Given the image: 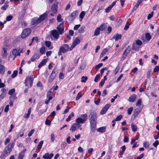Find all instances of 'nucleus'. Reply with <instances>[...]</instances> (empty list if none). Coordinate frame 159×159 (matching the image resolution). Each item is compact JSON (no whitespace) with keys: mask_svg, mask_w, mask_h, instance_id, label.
<instances>
[{"mask_svg":"<svg viewBox=\"0 0 159 159\" xmlns=\"http://www.w3.org/2000/svg\"><path fill=\"white\" fill-rule=\"evenodd\" d=\"M14 146L13 143H10L6 146L2 152L1 156L2 158L8 156L12 151Z\"/></svg>","mask_w":159,"mask_h":159,"instance_id":"nucleus-1","label":"nucleus"},{"mask_svg":"<svg viewBox=\"0 0 159 159\" xmlns=\"http://www.w3.org/2000/svg\"><path fill=\"white\" fill-rule=\"evenodd\" d=\"M97 116L96 114H92L90 119V125L91 130L93 132H95L96 128Z\"/></svg>","mask_w":159,"mask_h":159,"instance_id":"nucleus-2","label":"nucleus"},{"mask_svg":"<svg viewBox=\"0 0 159 159\" xmlns=\"http://www.w3.org/2000/svg\"><path fill=\"white\" fill-rule=\"evenodd\" d=\"M33 81V79L32 77H27L25 82V85L28 87L29 86L31 87L32 85Z\"/></svg>","mask_w":159,"mask_h":159,"instance_id":"nucleus-3","label":"nucleus"},{"mask_svg":"<svg viewBox=\"0 0 159 159\" xmlns=\"http://www.w3.org/2000/svg\"><path fill=\"white\" fill-rule=\"evenodd\" d=\"M31 30L29 28L24 29L22 33L21 38H25L28 36L30 33Z\"/></svg>","mask_w":159,"mask_h":159,"instance_id":"nucleus-4","label":"nucleus"},{"mask_svg":"<svg viewBox=\"0 0 159 159\" xmlns=\"http://www.w3.org/2000/svg\"><path fill=\"white\" fill-rule=\"evenodd\" d=\"M80 39L78 38H76L73 41L72 43L71 46L70 48V50L71 51L72 50L73 48H74L75 46L78 44H79L80 43Z\"/></svg>","mask_w":159,"mask_h":159,"instance_id":"nucleus-5","label":"nucleus"},{"mask_svg":"<svg viewBox=\"0 0 159 159\" xmlns=\"http://www.w3.org/2000/svg\"><path fill=\"white\" fill-rule=\"evenodd\" d=\"M60 49V51L62 53H64L68 51L70 48L68 45L65 44L62 45Z\"/></svg>","mask_w":159,"mask_h":159,"instance_id":"nucleus-6","label":"nucleus"},{"mask_svg":"<svg viewBox=\"0 0 159 159\" xmlns=\"http://www.w3.org/2000/svg\"><path fill=\"white\" fill-rule=\"evenodd\" d=\"M81 125L78 124L74 123L73 124L70 129V130L72 132H74L77 130L78 128L80 127Z\"/></svg>","mask_w":159,"mask_h":159,"instance_id":"nucleus-7","label":"nucleus"},{"mask_svg":"<svg viewBox=\"0 0 159 159\" xmlns=\"http://www.w3.org/2000/svg\"><path fill=\"white\" fill-rule=\"evenodd\" d=\"M110 106L111 105L109 104H106L101 110V114L102 115L104 114Z\"/></svg>","mask_w":159,"mask_h":159,"instance_id":"nucleus-8","label":"nucleus"},{"mask_svg":"<svg viewBox=\"0 0 159 159\" xmlns=\"http://www.w3.org/2000/svg\"><path fill=\"white\" fill-rule=\"evenodd\" d=\"M57 29L58 30L59 34H61L63 33L64 30L63 23H62L59 24L57 27Z\"/></svg>","mask_w":159,"mask_h":159,"instance_id":"nucleus-9","label":"nucleus"},{"mask_svg":"<svg viewBox=\"0 0 159 159\" xmlns=\"http://www.w3.org/2000/svg\"><path fill=\"white\" fill-rule=\"evenodd\" d=\"M47 15L48 14L47 12H45L44 14L41 15L38 18V21L39 22H40V23L43 20H45V18L47 17Z\"/></svg>","mask_w":159,"mask_h":159,"instance_id":"nucleus-10","label":"nucleus"},{"mask_svg":"<svg viewBox=\"0 0 159 159\" xmlns=\"http://www.w3.org/2000/svg\"><path fill=\"white\" fill-rule=\"evenodd\" d=\"M56 75L55 73V72L54 70L52 71L49 78V82H52L55 78Z\"/></svg>","mask_w":159,"mask_h":159,"instance_id":"nucleus-11","label":"nucleus"},{"mask_svg":"<svg viewBox=\"0 0 159 159\" xmlns=\"http://www.w3.org/2000/svg\"><path fill=\"white\" fill-rule=\"evenodd\" d=\"M54 154L51 153L50 154L48 153H46L43 157V158L45 159H51L53 156Z\"/></svg>","mask_w":159,"mask_h":159,"instance_id":"nucleus-12","label":"nucleus"},{"mask_svg":"<svg viewBox=\"0 0 159 159\" xmlns=\"http://www.w3.org/2000/svg\"><path fill=\"white\" fill-rule=\"evenodd\" d=\"M51 34L55 39H57L59 38V34L56 30L52 31Z\"/></svg>","mask_w":159,"mask_h":159,"instance_id":"nucleus-13","label":"nucleus"},{"mask_svg":"<svg viewBox=\"0 0 159 159\" xmlns=\"http://www.w3.org/2000/svg\"><path fill=\"white\" fill-rule=\"evenodd\" d=\"M137 98V95L135 94H133L130 96L128 99V101L130 102H134Z\"/></svg>","mask_w":159,"mask_h":159,"instance_id":"nucleus-14","label":"nucleus"},{"mask_svg":"<svg viewBox=\"0 0 159 159\" xmlns=\"http://www.w3.org/2000/svg\"><path fill=\"white\" fill-rule=\"evenodd\" d=\"M142 44L141 41L139 40H137L135 43H134L133 44V48L134 49H136L137 48L136 47V45H140Z\"/></svg>","mask_w":159,"mask_h":159,"instance_id":"nucleus-15","label":"nucleus"},{"mask_svg":"<svg viewBox=\"0 0 159 159\" xmlns=\"http://www.w3.org/2000/svg\"><path fill=\"white\" fill-rule=\"evenodd\" d=\"M141 109L139 108L135 109L134 111V113L133 116H134L135 118L136 117L140 112Z\"/></svg>","mask_w":159,"mask_h":159,"instance_id":"nucleus-16","label":"nucleus"},{"mask_svg":"<svg viewBox=\"0 0 159 159\" xmlns=\"http://www.w3.org/2000/svg\"><path fill=\"white\" fill-rule=\"evenodd\" d=\"M106 129V126H102L98 128L97 129V130L98 132L101 133H104Z\"/></svg>","mask_w":159,"mask_h":159,"instance_id":"nucleus-17","label":"nucleus"},{"mask_svg":"<svg viewBox=\"0 0 159 159\" xmlns=\"http://www.w3.org/2000/svg\"><path fill=\"white\" fill-rule=\"evenodd\" d=\"M121 35L120 34H116L114 35L111 38V39L112 40L114 39H115L116 41L120 39L121 38Z\"/></svg>","mask_w":159,"mask_h":159,"instance_id":"nucleus-18","label":"nucleus"},{"mask_svg":"<svg viewBox=\"0 0 159 159\" xmlns=\"http://www.w3.org/2000/svg\"><path fill=\"white\" fill-rule=\"evenodd\" d=\"M40 56L37 53H34L31 58V60L32 62H34L36 59H39Z\"/></svg>","mask_w":159,"mask_h":159,"instance_id":"nucleus-19","label":"nucleus"},{"mask_svg":"<svg viewBox=\"0 0 159 159\" xmlns=\"http://www.w3.org/2000/svg\"><path fill=\"white\" fill-rule=\"evenodd\" d=\"M38 21V19L37 17L34 18L32 20L31 24L32 25H37L40 23V22H39Z\"/></svg>","mask_w":159,"mask_h":159,"instance_id":"nucleus-20","label":"nucleus"},{"mask_svg":"<svg viewBox=\"0 0 159 159\" xmlns=\"http://www.w3.org/2000/svg\"><path fill=\"white\" fill-rule=\"evenodd\" d=\"M7 53L6 49L5 48H2V56L3 58H6L7 57Z\"/></svg>","mask_w":159,"mask_h":159,"instance_id":"nucleus-21","label":"nucleus"},{"mask_svg":"<svg viewBox=\"0 0 159 159\" xmlns=\"http://www.w3.org/2000/svg\"><path fill=\"white\" fill-rule=\"evenodd\" d=\"M31 108H30L28 111L27 113H25L24 114V118H26V119L28 118L30 116L31 114Z\"/></svg>","mask_w":159,"mask_h":159,"instance_id":"nucleus-22","label":"nucleus"},{"mask_svg":"<svg viewBox=\"0 0 159 159\" xmlns=\"http://www.w3.org/2000/svg\"><path fill=\"white\" fill-rule=\"evenodd\" d=\"M76 124H83L85 122L82 119V118L79 117L77 118L76 120Z\"/></svg>","mask_w":159,"mask_h":159,"instance_id":"nucleus-23","label":"nucleus"},{"mask_svg":"<svg viewBox=\"0 0 159 159\" xmlns=\"http://www.w3.org/2000/svg\"><path fill=\"white\" fill-rule=\"evenodd\" d=\"M6 69L5 66L1 64H0V74H3L5 71Z\"/></svg>","mask_w":159,"mask_h":159,"instance_id":"nucleus-24","label":"nucleus"},{"mask_svg":"<svg viewBox=\"0 0 159 159\" xmlns=\"http://www.w3.org/2000/svg\"><path fill=\"white\" fill-rule=\"evenodd\" d=\"M48 59H44L39 63L38 66L39 68H40L43 65H44L47 61Z\"/></svg>","mask_w":159,"mask_h":159,"instance_id":"nucleus-25","label":"nucleus"},{"mask_svg":"<svg viewBox=\"0 0 159 159\" xmlns=\"http://www.w3.org/2000/svg\"><path fill=\"white\" fill-rule=\"evenodd\" d=\"M142 0H139L137 2L136 4L135 5L133 9V11H135L138 7L140 4L142 2Z\"/></svg>","mask_w":159,"mask_h":159,"instance_id":"nucleus-26","label":"nucleus"},{"mask_svg":"<svg viewBox=\"0 0 159 159\" xmlns=\"http://www.w3.org/2000/svg\"><path fill=\"white\" fill-rule=\"evenodd\" d=\"M51 10L54 14H56L57 11V6L54 5L52 7Z\"/></svg>","mask_w":159,"mask_h":159,"instance_id":"nucleus-27","label":"nucleus"},{"mask_svg":"<svg viewBox=\"0 0 159 159\" xmlns=\"http://www.w3.org/2000/svg\"><path fill=\"white\" fill-rule=\"evenodd\" d=\"M131 50V48L130 46H129L125 50V51L123 55L126 56L128 54L129 52Z\"/></svg>","mask_w":159,"mask_h":159,"instance_id":"nucleus-28","label":"nucleus"},{"mask_svg":"<svg viewBox=\"0 0 159 159\" xmlns=\"http://www.w3.org/2000/svg\"><path fill=\"white\" fill-rule=\"evenodd\" d=\"M78 13L77 11H75L73 12L70 15V16L72 17V19H74L75 18L76 16L77 15Z\"/></svg>","mask_w":159,"mask_h":159,"instance_id":"nucleus-29","label":"nucleus"},{"mask_svg":"<svg viewBox=\"0 0 159 159\" xmlns=\"http://www.w3.org/2000/svg\"><path fill=\"white\" fill-rule=\"evenodd\" d=\"M74 116V113L73 112H72L71 113V114L69 116L68 118L66 119V120L67 122L70 121V120L71 118L73 117Z\"/></svg>","mask_w":159,"mask_h":159,"instance_id":"nucleus-30","label":"nucleus"},{"mask_svg":"<svg viewBox=\"0 0 159 159\" xmlns=\"http://www.w3.org/2000/svg\"><path fill=\"white\" fill-rule=\"evenodd\" d=\"M131 127L133 132H135L137 130V127L135 125L133 124H131Z\"/></svg>","mask_w":159,"mask_h":159,"instance_id":"nucleus-31","label":"nucleus"},{"mask_svg":"<svg viewBox=\"0 0 159 159\" xmlns=\"http://www.w3.org/2000/svg\"><path fill=\"white\" fill-rule=\"evenodd\" d=\"M54 90L52 88L47 93V96H52L51 95L52 94Z\"/></svg>","mask_w":159,"mask_h":159,"instance_id":"nucleus-32","label":"nucleus"},{"mask_svg":"<svg viewBox=\"0 0 159 159\" xmlns=\"http://www.w3.org/2000/svg\"><path fill=\"white\" fill-rule=\"evenodd\" d=\"M100 30L99 28H97L94 32V35L97 36L100 33Z\"/></svg>","mask_w":159,"mask_h":159,"instance_id":"nucleus-33","label":"nucleus"},{"mask_svg":"<svg viewBox=\"0 0 159 159\" xmlns=\"http://www.w3.org/2000/svg\"><path fill=\"white\" fill-rule=\"evenodd\" d=\"M47 99L46 100L45 102V103L46 104H47L48 103L49 101L52 98V96H47Z\"/></svg>","mask_w":159,"mask_h":159,"instance_id":"nucleus-34","label":"nucleus"},{"mask_svg":"<svg viewBox=\"0 0 159 159\" xmlns=\"http://www.w3.org/2000/svg\"><path fill=\"white\" fill-rule=\"evenodd\" d=\"M81 118L85 122L87 119V115L85 114H82L81 116Z\"/></svg>","mask_w":159,"mask_h":159,"instance_id":"nucleus-35","label":"nucleus"},{"mask_svg":"<svg viewBox=\"0 0 159 159\" xmlns=\"http://www.w3.org/2000/svg\"><path fill=\"white\" fill-rule=\"evenodd\" d=\"M108 49L107 48H105L103 49L102 51V53L100 55L101 57H102L104 55L106 54V53L108 51Z\"/></svg>","mask_w":159,"mask_h":159,"instance_id":"nucleus-36","label":"nucleus"},{"mask_svg":"<svg viewBox=\"0 0 159 159\" xmlns=\"http://www.w3.org/2000/svg\"><path fill=\"white\" fill-rule=\"evenodd\" d=\"M18 73V71L16 70H15L13 72V74L11 75V77L12 78H14L16 76Z\"/></svg>","mask_w":159,"mask_h":159,"instance_id":"nucleus-37","label":"nucleus"},{"mask_svg":"<svg viewBox=\"0 0 159 159\" xmlns=\"http://www.w3.org/2000/svg\"><path fill=\"white\" fill-rule=\"evenodd\" d=\"M43 141L42 140L40 141L37 146V148L39 149H40L42 148L43 144Z\"/></svg>","mask_w":159,"mask_h":159,"instance_id":"nucleus-38","label":"nucleus"},{"mask_svg":"<svg viewBox=\"0 0 159 159\" xmlns=\"http://www.w3.org/2000/svg\"><path fill=\"white\" fill-rule=\"evenodd\" d=\"M145 37L147 40H149L151 39V36L149 33H147L145 34Z\"/></svg>","mask_w":159,"mask_h":159,"instance_id":"nucleus-39","label":"nucleus"},{"mask_svg":"<svg viewBox=\"0 0 159 159\" xmlns=\"http://www.w3.org/2000/svg\"><path fill=\"white\" fill-rule=\"evenodd\" d=\"M133 107H131L128 109L127 110V112L129 115H130L131 114V113L133 110Z\"/></svg>","mask_w":159,"mask_h":159,"instance_id":"nucleus-40","label":"nucleus"},{"mask_svg":"<svg viewBox=\"0 0 159 159\" xmlns=\"http://www.w3.org/2000/svg\"><path fill=\"white\" fill-rule=\"evenodd\" d=\"M63 19L61 18V16L60 14H59L57 17V20L59 22H61Z\"/></svg>","mask_w":159,"mask_h":159,"instance_id":"nucleus-41","label":"nucleus"},{"mask_svg":"<svg viewBox=\"0 0 159 159\" xmlns=\"http://www.w3.org/2000/svg\"><path fill=\"white\" fill-rule=\"evenodd\" d=\"M13 18V16L11 15H9L6 17V19L7 21H11Z\"/></svg>","mask_w":159,"mask_h":159,"instance_id":"nucleus-42","label":"nucleus"},{"mask_svg":"<svg viewBox=\"0 0 159 159\" xmlns=\"http://www.w3.org/2000/svg\"><path fill=\"white\" fill-rule=\"evenodd\" d=\"M85 11H82L80 13L79 17L80 18L83 19L85 16Z\"/></svg>","mask_w":159,"mask_h":159,"instance_id":"nucleus-43","label":"nucleus"},{"mask_svg":"<svg viewBox=\"0 0 159 159\" xmlns=\"http://www.w3.org/2000/svg\"><path fill=\"white\" fill-rule=\"evenodd\" d=\"M129 22H127L124 28V30H127L129 27Z\"/></svg>","mask_w":159,"mask_h":159,"instance_id":"nucleus-44","label":"nucleus"},{"mask_svg":"<svg viewBox=\"0 0 159 159\" xmlns=\"http://www.w3.org/2000/svg\"><path fill=\"white\" fill-rule=\"evenodd\" d=\"M159 8V5L157 4L154 5L152 8V9L153 10H156Z\"/></svg>","mask_w":159,"mask_h":159,"instance_id":"nucleus-45","label":"nucleus"},{"mask_svg":"<svg viewBox=\"0 0 159 159\" xmlns=\"http://www.w3.org/2000/svg\"><path fill=\"white\" fill-rule=\"evenodd\" d=\"M15 89H11L8 92L9 94L12 95L15 92Z\"/></svg>","mask_w":159,"mask_h":159,"instance_id":"nucleus-46","label":"nucleus"},{"mask_svg":"<svg viewBox=\"0 0 159 159\" xmlns=\"http://www.w3.org/2000/svg\"><path fill=\"white\" fill-rule=\"evenodd\" d=\"M103 65L102 63H100L99 64H98L95 67V68L96 70H98L99 69V68H100Z\"/></svg>","mask_w":159,"mask_h":159,"instance_id":"nucleus-47","label":"nucleus"},{"mask_svg":"<svg viewBox=\"0 0 159 159\" xmlns=\"http://www.w3.org/2000/svg\"><path fill=\"white\" fill-rule=\"evenodd\" d=\"M141 102H142V100L141 99H139L136 103V105L137 106H139L141 105Z\"/></svg>","mask_w":159,"mask_h":159,"instance_id":"nucleus-48","label":"nucleus"},{"mask_svg":"<svg viewBox=\"0 0 159 159\" xmlns=\"http://www.w3.org/2000/svg\"><path fill=\"white\" fill-rule=\"evenodd\" d=\"M10 141V139L9 138H6L4 142V144L5 145H7L8 143H9Z\"/></svg>","mask_w":159,"mask_h":159,"instance_id":"nucleus-49","label":"nucleus"},{"mask_svg":"<svg viewBox=\"0 0 159 159\" xmlns=\"http://www.w3.org/2000/svg\"><path fill=\"white\" fill-rule=\"evenodd\" d=\"M122 118V116L121 115H120L117 116L116 118V121H118L121 120Z\"/></svg>","mask_w":159,"mask_h":159,"instance_id":"nucleus-50","label":"nucleus"},{"mask_svg":"<svg viewBox=\"0 0 159 159\" xmlns=\"http://www.w3.org/2000/svg\"><path fill=\"white\" fill-rule=\"evenodd\" d=\"M151 70H148L147 73V77L148 78H149L151 75Z\"/></svg>","mask_w":159,"mask_h":159,"instance_id":"nucleus-51","label":"nucleus"},{"mask_svg":"<svg viewBox=\"0 0 159 159\" xmlns=\"http://www.w3.org/2000/svg\"><path fill=\"white\" fill-rule=\"evenodd\" d=\"M51 42L49 41H47L45 42V45L48 47H50L51 45Z\"/></svg>","mask_w":159,"mask_h":159,"instance_id":"nucleus-52","label":"nucleus"},{"mask_svg":"<svg viewBox=\"0 0 159 159\" xmlns=\"http://www.w3.org/2000/svg\"><path fill=\"white\" fill-rule=\"evenodd\" d=\"M18 51L16 49H14L13 50L12 52V54L13 55L16 57V56L17 54V53Z\"/></svg>","mask_w":159,"mask_h":159,"instance_id":"nucleus-53","label":"nucleus"},{"mask_svg":"<svg viewBox=\"0 0 159 159\" xmlns=\"http://www.w3.org/2000/svg\"><path fill=\"white\" fill-rule=\"evenodd\" d=\"M87 78L86 77L82 76L81 78V81L82 82H85L87 80Z\"/></svg>","mask_w":159,"mask_h":159,"instance_id":"nucleus-54","label":"nucleus"},{"mask_svg":"<svg viewBox=\"0 0 159 159\" xmlns=\"http://www.w3.org/2000/svg\"><path fill=\"white\" fill-rule=\"evenodd\" d=\"M158 71H159V66H156L153 69V72H156Z\"/></svg>","mask_w":159,"mask_h":159,"instance_id":"nucleus-55","label":"nucleus"},{"mask_svg":"<svg viewBox=\"0 0 159 159\" xmlns=\"http://www.w3.org/2000/svg\"><path fill=\"white\" fill-rule=\"evenodd\" d=\"M59 78L60 79H63L64 78V75L62 72H60L59 74Z\"/></svg>","mask_w":159,"mask_h":159,"instance_id":"nucleus-56","label":"nucleus"},{"mask_svg":"<svg viewBox=\"0 0 159 159\" xmlns=\"http://www.w3.org/2000/svg\"><path fill=\"white\" fill-rule=\"evenodd\" d=\"M82 96V95L81 93H79L76 97L75 99L76 100H78Z\"/></svg>","mask_w":159,"mask_h":159,"instance_id":"nucleus-57","label":"nucleus"},{"mask_svg":"<svg viewBox=\"0 0 159 159\" xmlns=\"http://www.w3.org/2000/svg\"><path fill=\"white\" fill-rule=\"evenodd\" d=\"M153 11H152L151 13L149 14L147 17V19L148 20H150L153 16Z\"/></svg>","mask_w":159,"mask_h":159,"instance_id":"nucleus-58","label":"nucleus"},{"mask_svg":"<svg viewBox=\"0 0 159 159\" xmlns=\"http://www.w3.org/2000/svg\"><path fill=\"white\" fill-rule=\"evenodd\" d=\"M149 144L148 142H145L143 144V146L145 148H148L149 146Z\"/></svg>","mask_w":159,"mask_h":159,"instance_id":"nucleus-59","label":"nucleus"},{"mask_svg":"<svg viewBox=\"0 0 159 159\" xmlns=\"http://www.w3.org/2000/svg\"><path fill=\"white\" fill-rule=\"evenodd\" d=\"M159 144V142L158 140H156L153 143V146L156 147Z\"/></svg>","mask_w":159,"mask_h":159,"instance_id":"nucleus-60","label":"nucleus"},{"mask_svg":"<svg viewBox=\"0 0 159 159\" xmlns=\"http://www.w3.org/2000/svg\"><path fill=\"white\" fill-rule=\"evenodd\" d=\"M34 132V129H32L30 130L28 134V136L29 137L31 136Z\"/></svg>","mask_w":159,"mask_h":159,"instance_id":"nucleus-61","label":"nucleus"},{"mask_svg":"<svg viewBox=\"0 0 159 159\" xmlns=\"http://www.w3.org/2000/svg\"><path fill=\"white\" fill-rule=\"evenodd\" d=\"M112 8V7L111 6H110L105 9V12L107 13Z\"/></svg>","mask_w":159,"mask_h":159,"instance_id":"nucleus-62","label":"nucleus"},{"mask_svg":"<svg viewBox=\"0 0 159 159\" xmlns=\"http://www.w3.org/2000/svg\"><path fill=\"white\" fill-rule=\"evenodd\" d=\"M55 138V135L52 134L51 135V141L52 142H53L54 141V139Z\"/></svg>","mask_w":159,"mask_h":159,"instance_id":"nucleus-63","label":"nucleus"},{"mask_svg":"<svg viewBox=\"0 0 159 159\" xmlns=\"http://www.w3.org/2000/svg\"><path fill=\"white\" fill-rule=\"evenodd\" d=\"M24 156V154L22 152H21L19 155L18 159H22Z\"/></svg>","mask_w":159,"mask_h":159,"instance_id":"nucleus-64","label":"nucleus"}]
</instances>
